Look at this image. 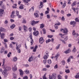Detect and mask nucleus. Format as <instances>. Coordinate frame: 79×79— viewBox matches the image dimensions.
Instances as JSON below:
<instances>
[{"label":"nucleus","mask_w":79,"mask_h":79,"mask_svg":"<svg viewBox=\"0 0 79 79\" xmlns=\"http://www.w3.org/2000/svg\"><path fill=\"white\" fill-rule=\"evenodd\" d=\"M15 16V15H14V14H11L10 15V17L12 18H14Z\"/></svg>","instance_id":"obj_42"},{"label":"nucleus","mask_w":79,"mask_h":79,"mask_svg":"<svg viewBox=\"0 0 79 79\" xmlns=\"http://www.w3.org/2000/svg\"><path fill=\"white\" fill-rule=\"evenodd\" d=\"M49 10H47L45 12V15H47V14H48L49 13Z\"/></svg>","instance_id":"obj_54"},{"label":"nucleus","mask_w":79,"mask_h":79,"mask_svg":"<svg viewBox=\"0 0 79 79\" xmlns=\"http://www.w3.org/2000/svg\"><path fill=\"white\" fill-rule=\"evenodd\" d=\"M3 63H2V66H3L4 65V64H5V60L6 59H3Z\"/></svg>","instance_id":"obj_29"},{"label":"nucleus","mask_w":79,"mask_h":79,"mask_svg":"<svg viewBox=\"0 0 79 79\" xmlns=\"http://www.w3.org/2000/svg\"><path fill=\"white\" fill-rule=\"evenodd\" d=\"M60 31L63 32L64 34H65V35L68 34V29L66 28H65L64 29H62L61 30L60 29Z\"/></svg>","instance_id":"obj_1"},{"label":"nucleus","mask_w":79,"mask_h":79,"mask_svg":"<svg viewBox=\"0 0 79 79\" xmlns=\"http://www.w3.org/2000/svg\"><path fill=\"white\" fill-rule=\"evenodd\" d=\"M39 23V21H35L33 20L31 22V25L32 26H34V24H37Z\"/></svg>","instance_id":"obj_6"},{"label":"nucleus","mask_w":79,"mask_h":79,"mask_svg":"<svg viewBox=\"0 0 79 79\" xmlns=\"http://www.w3.org/2000/svg\"><path fill=\"white\" fill-rule=\"evenodd\" d=\"M45 76V74H44V75L43 76V79H47V77H46V76Z\"/></svg>","instance_id":"obj_45"},{"label":"nucleus","mask_w":79,"mask_h":79,"mask_svg":"<svg viewBox=\"0 0 79 79\" xmlns=\"http://www.w3.org/2000/svg\"><path fill=\"white\" fill-rule=\"evenodd\" d=\"M10 48H12L13 47V44H10Z\"/></svg>","instance_id":"obj_56"},{"label":"nucleus","mask_w":79,"mask_h":79,"mask_svg":"<svg viewBox=\"0 0 79 79\" xmlns=\"http://www.w3.org/2000/svg\"><path fill=\"white\" fill-rule=\"evenodd\" d=\"M76 34L75 33V31L73 30V35H76Z\"/></svg>","instance_id":"obj_62"},{"label":"nucleus","mask_w":79,"mask_h":79,"mask_svg":"<svg viewBox=\"0 0 79 79\" xmlns=\"http://www.w3.org/2000/svg\"><path fill=\"white\" fill-rule=\"evenodd\" d=\"M25 72L26 73V74H29V71L28 70H26Z\"/></svg>","instance_id":"obj_64"},{"label":"nucleus","mask_w":79,"mask_h":79,"mask_svg":"<svg viewBox=\"0 0 79 79\" xmlns=\"http://www.w3.org/2000/svg\"><path fill=\"white\" fill-rule=\"evenodd\" d=\"M2 74H4V75L5 77H7V76H8V73H7V70H4Z\"/></svg>","instance_id":"obj_4"},{"label":"nucleus","mask_w":79,"mask_h":79,"mask_svg":"<svg viewBox=\"0 0 79 79\" xmlns=\"http://www.w3.org/2000/svg\"><path fill=\"white\" fill-rule=\"evenodd\" d=\"M75 22H78H78H79V19H78V18H76L75 19Z\"/></svg>","instance_id":"obj_40"},{"label":"nucleus","mask_w":79,"mask_h":79,"mask_svg":"<svg viewBox=\"0 0 79 79\" xmlns=\"http://www.w3.org/2000/svg\"><path fill=\"white\" fill-rule=\"evenodd\" d=\"M70 52L71 50H70V49H68L65 51H64V53H66V54H68V53H70Z\"/></svg>","instance_id":"obj_13"},{"label":"nucleus","mask_w":79,"mask_h":79,"mask_svg":"<svg viewBox=\"0 0 79 79\" xmlns=\"http://www.w3.org/2000/svg\"><path fill=\"white\" fill-rule=\"evenodd\" d=\"M43 63L44 64H46V63H47V60H43Z\"/></svg>","instance_id":"obj_59"},{"label":"nucleus","mask_w":79,"mask_h":79,"mask_svg":"<svg viewBox=\"0 0 79 79\" xmlns=\"http://www.w3.org/2000/svg\"><path fill=\"white\" fill-rule=\"evenodd\" d=\"M29 37L30 38V39L31 40V45H33V43H34V40H33V39H32V34H30Z\"/></svg>","instance_id":"obj_3"},{"label":"nucleus","mask_w":79,"mask_h":79,"mask_svg":"<svg viewBox=\"0 0 79 79\" xmlns=\"http://www.w3.org/2000/svg\"><path fill=\"white\" fill-rule=\"evenodd\" d=\"M55 25H58V26H60V25H61V23H60V22H59L58 23H56Z\"/></svg>","instance_id":"obj_60"},{"label":"nucleus","mask_w":79,"mask_h":79,"mask_svg":"<svg viewBox=\"0 0 79 79\" xmlns=\"http://www.w3.org/2000/svg\"><path fill=\"white\" fill-rule=\"evenodd\" d=\"M47 17L48 19H50V16L49 15H47Z\"/></svg>","instance_id":"obj_53"},{"label":"nucleus","mask_w":79,"mask_h":79,"mask_svg":"<svg viewBox=\"0 0 79 79\" xmlns=\"http://www.w3.org/2000/svg\"><path fill=\"white\" fill-rule=\"evenodd\" d=\"M16 46L17 47L16 48V49L18 50V49H19V48L21 47V44H19V45L18 46L17 44H16Z\"/></svg>","instance_id":"obj_18"},{"label":"nucleus","mask_w":79,"mask_h":79,"mask_svg":"<svg viewBox=\"0 0 79 79\" xmlns=\"http://www.w3.org/2000/svg\"><path fill=\"white\" fill-rule=\"evenodd\" d=\"M0 31L2 32H6V30L5 29L3 28L2 27H0Z\"/></svg>","instance_id":"obj_9"},{"label":"nucleus","mask_w":79,"mask_h":79,"mask_svg":"<svg viewBox=\"0 0 79 79\" xmlns=\"http://www.w3.org/2000/svg\"><path fill=\"white\" fill-rule=\"evenodd\" d=\"M76 52V47L74 46L73 49V52Z\"/></svg>","instance_id":"obj_31"},{"label":"nucleus","mask_w":79,"mask_h":79,"mask_svg":"<svg viewBox=\"0 0 79 79\" xmlns=\"http://www.w3.org/2000/svg\"><path fill=\"white\" fill-rule=\"evenodd\" d=\"M48 63L49 64H50L51 63H52V60L50 59L48 60Z\"/></svg>","instance_id":"obj_32"},{"label":"nucleus","mask_w":79,"mask_h":79,"mask_svg":"<svg viewBox=\"0 0 79 79\" xmlns=\"http://www.w3.org/2000/svg\"><path fill=\"white\" fill-rule=\"evenodd\" d=\"M62 63L63 65H64V64H65V61H64V60H62Z\"/></svg>","instance_id":"obj_43"},{"label":"nucleus","mask_w":79,"mask_h":79,"mask_svg":"<svg viewBox=\"0 0 79 79\" xmlns=\"http://www.w3.org/2000/svg\"><path fill=\"white\" fill-rule=\"evenodd\" d=\"M13 76L15 79L16 78V74L15 73H13Z\"/></svg>","instance_id":"obj_37"},{"label":"nucleus","mask_w":79,"mask_h":79,"mask_svg":"<svg viewBox=\"0 0 79 79\" xmlns=\"http://www.w3.org/2000/svg\"><path fill=\"white\" fill-rule=\"evenodd\" d=\"M75 77L76 79H79V73H77Z\"/></svg>","instance_id":"obj_22"},{"label":"nucleus","mask_w":79,"mask_h":79,"mask_svg":"<svg viewBox=\"0 0 79 79\" xmlns=\"http://www.w3.org/2000/svg\"><path fill=\"white\" fill-rule=\"evenodd\" d=\"M51 41V40L50 39H48V40H46V44H48V42H50Z\"/></svg>","instance_id":"obj_35"},{"label":"nucleus","mask_w":79,"mask_h":79,"mask_svg":"<svg viewBox=\"0 0 79 79\" xmlns=\"http://www.w3.org/2000/svg\"><path fill=\"white\" fill-rule=\"evenodd\" d=\"M6 71H10V70H11V67H6Z\"/></svg>","instance_id":"obj_24"},{"label":"nucleus","mask_w":79,"mask_h":79,"mask_svg":"<svg viewBox=\"0 0 79 79\" xmlns=\"http://www.w3.org/2000/svg\"><path fill=\"white\" fill-rule=\"evenodd\" d=\"M42 31L43 32V34H46V30H45V28H43L42 29Z\"/></svg>","instance_id":"obj_33"},{"label":"nucleus","mask_w":79,"mask_h":79,"mask_svg":"<svg viewBox=\"0 0 79 79\" xmlns=\"http://www.w3.org/2000/svg\"><path fill=\"white\" fill-rule=\"evenodd\" d=\"M58 65L57 64H56L54 67V68L55 69H57L58 68Z\"/></svg>","instance_id":"obj_49"},{"label":"nucleus","mask_w":79,"mask_h":79,"mask_svg":"<svg viewBox=\"0 0 79 79\" xmlns=\"http://www.w3.org/2000/svg\"><path fill=\"white\" fill-rule=\"evenodd\" d=\"M58 79H62V77L60 75H59L58 76Z\"/></svg>","instance_id":"obj_38"},{"label":"nucleus","mask_w":79,"mask_h":79,"mask_svg":"<svg viewBox=\"0 0 79 79\" xmlns=\"http://www.w3.org/2000/svg\"><path fill=\"white\" fill-rule=\"evenodd\" d=\"M43 6V2H40V5L39 6V8H42V7Z\"/></svg>","instance_id":"obj_20"},{"label":"nucleus","mask_w":79,"mask_h":79,"mask_svg":"<svg viewBox=\"0 0 79 79\" xmlns=\"http://www.w3.org/2000/svg\"><path fill=\"white\" fill-rule=\"evenodd\" d=\"M16 14L17 16H18V18H21V16L19 15V11L16 10Z\"/></svg>","instance_id":"obj_10"},{"label":"nucleus","mask_w":79,"mask_h":79,"mask_svg":"<svg viewBox=\"0 0 79 79\" xmlns=\"http://www.w3.org/2000/svg\"><path fill=\"white\" fill-rule=\"evenodd\" d=\"M48 51H47L46 52V54L43 57V58L44 59L47 60L48 58Z\"/></svg>","instance_id":"obj_2"},{"label":"nucleus","mask_w":79,"mask_h":79,"mask_svg":"<svg viewBox=\"0 0 79 79\" xmlns=\"http://www.w3.org/2000/svg\"><path fill=\"white\" fill-rule=\"evenodd\" d=\"M4 24H8V22L7 20H6L4 22Z\"/></svg>","instance_id":"obj_50"},{"label":"nucleus","mask_w":79,"mask_h":79,"mask_svg":"<svg viewBox=\"0 0 79 79\" xmlns=\"http://www.w3.org/2000/svg\"><path fill=\"white\" fill-rule=\"evenodd\" d=\"M19 9H21V10H23L24 9V7H23V6H21L19 7Z\"/></svg>","instance_id":"obj_46"},{"label":"nucleus","mask_w":79,"mask_h":79,"mask_svg":"<svg viewBox=\"0 0 79 79\" xmlns=\"http://www.w3.org/2000/svg\"><path fill=\"white\" fill-rule=\"evenodd\" d=\"M44 27H45V26H44V24L42 23L40 24V28L41 29H43V28Z\"/></svg>","instance_id":"obj_23"},{"label":"nucleus","mask_w":79,"mask_h":79,"mask_svg":"<svg viewBox=\"0 0 79 79\" xmlns=\"http://www.w3.org/2000/svg\"><path fill=\"white\" fill-rule=\"evenodd\" d=\"M34 15L35 16L36 18H38V17H39V14L37 13H34Z\"/></svg>","instance_id":"obj_30"},{"label":"nucleus","mask_w":79,"mask_h":79,"mask_svg":"<svg viewBox=\"0 0 79 79\" xmlns=\"http://www.w3.org/2000/svg\"><path fill=\"white\" fill-rule=\"evenodd\" d=\"M13 61H17V57H15L14 58Z\"/></svg>","instance_id":"obj_41"},{"label":"nucleus","mask_w":79,"mask_h":79,"mask_svg":"<svg viewBox=\"0 0 79 79\" xmlns=\"http://www.w3.org/2000/svg\"><path fill=\"white\" fill-rule=\"evenodd\" d=\"M24 3H27L29 2H30V0H24Z\"/></svg>","instance_id":"obj_51"},{"label":"nucleus","mask_w":79,"mask_h":79,"mask_svg":"<svg viewBox=\"0 0 79 79\" xmlns=\"http://www.w3.org/2000/svg\"><path fill=\"white\" fill-rule=\"evenodd\" d=\"M37 48H38V46H35V48L34 49L33 51V52H36V50H37Z\"/></svg>","instance_id":"obj_19"},{"label":"nucleus","mask_w":79,"mask_h":79,"mask_svg":"<svg viewBox=\"0 0 79 79\" xmlns=\"http://www.w3.org/2000/svg\"><path fill=\"white\" fill-rule=\"evenodd\" d=\"M64 3L63 6H62V8H64V7H65V6H66V1H64Z\"/></svg>","instance_id":"obj_26"},{"label":"nucleus","mask_w":79,"mask_h":79,"mask_svg":"<svg viewBox=\"0 0 79 79\" xmlns=\"http://www.w3.org/2000/svg\"><path fill=\"white\" fill-rule=\"evenodd\" d=\"M14 39H15V38L13 37H10V39L11 40H13Z\"/></svg>","instance_id":"obj_61"},{"label":"nucleus","mask_w":79,"mask_h":79,"mask_svg":"<svg viewBox=\"0 0 79 79\" xmlns=\"http://www.w3.org/2000/svg\"><path fill=\"white\" fill-rule=\"evenodd\" d=\"M70 25H73V26H75L76 24V21H71L70 23Z\"/></svg>","instance_id":"obj_7"},{"label":"nucleus","mask_w":79,"mask_h":79,"mask_svg":"<svg viewBox=\"0 0 79 79\" xmlns=\"http://www.w3.org/2000/svg\"><path fill=\"white\" fill-rule=\"evenodd\" d=\"M60 56V54L58 53L54 57V58H56V60H58V58Z\"/></svg>","instance_id":"obj_14"},{"label":"nucleus","mask_w":79,"mask_h":79,"mask_svg":"<svg viewBox=\"0 0 79 79\" xmlns=\"http://www.w3.org/2000/svg\"><path fill=\"white\" fill-rule=\"evenodd\" d=\"M48 37L49 38H52V37H53V36H52V35H48Z\"/></svg>","instance_id":"obj_58"},{"label":"nucleus","mask_w":79,"mask_h":79,"mask_svg":"<svg viewBox=\"0 0 79 79\" xmlns=\"http://www.w3.org/2000/svg\"><path fill=\"white\" fill-rule=\"evenodd\" d=\"M54 27L56 29H58V26H57V25H55V24Z\"/></svg>","instance_id":"obj_44"},{"label":"nucleus","mask_w":79,"mask_h":79,"mask_svg":"<svg viewBox=\"0 0 79 79\" xmlns=\"http://www.w3.org/2000/svg\"><path fill=\"white\" fill-rule=\"evenodd\" d=\"M34 6H33L29 10V12H31V11H34Z\"/></svg>","instance_id":"obj_21"},{"label":"nucleus","mask_w":79,"mask_h":79,"mask_svg":"<svg viewBox=\"0 0 79 79\" xmlns=\"http://www.w3.org/2000/svg\"><path fill=\"white\" fill-rule=\"evenodd\" d=\"M72 9L74 11H75V13H76V8L74 7H72Z\"/></svg>","instance_id":"obj_52"},{"label":"nucleus","mask_w":79,"mask_h":79,"mask_svg":"<svg viewBox=\"0 0 79 79\" xmlns=\"http://www.w3.org/2000/svg\"><path fill=\"white\" fill-rule=\"evenodd\" d=\"M60 44H58L56 47V50H58L60 48Z\"/></svg>","instance_id":"obj_27"},{"label":"nucleus","mask_w":79,"mask_h":79,"mask_svg":"<svg viewBox=\"0 0 79 79\" xmlns=\"http://www.w3.org/2000/svg\"><path fill=\"white\" fill-rule=\"evenodd\" d=\"M12 69L13 71H17V67H16V66L15 65L13 67Z\"/></svg>","instance_id":"obj_11"},{"label":"nucleus","mask_w":79,"mask_h":79,"mask_svg":"<svg viewBox=\"0 0 79 79\" xmlns=\"http://www.w3.org/2000/svg\"><path fill=\"white\" fill-rule=\"evenodd\" d=\"M23 27L24 28L23 29L24 31L25 32H26V31H27V27H26L25 25H23Z\"/></svg>","instance_id":"obj_15"},{"label":"nucleus","mask_w":79,"mask_h":79,"mask_svg":"<svg viewBox=\"0 0 79 79\" xmlns=\"http://www.w3.org/2000/svg\"><path fill=\"white\" fill-rule=\"evenodd\" d=\"M54 74H52L51 76H50L49 75V79H56V77L53 75Z\"/></svg>","instance_id":"obj_8"},{"label":"nucleus","mask_w":79,"mask_h":79,"mask_svg":"<svg viewBox=\"0 0 79 79\" xmlns=\"http://www.w3.org/2000/svg\"><path fill=\"white\" fill-rule=\"evenodd\" d=\"M21 29H22V28H21V27H19V31H21Z\"/></svg>","instance_id":"obj_57"},{"label":"nucleus","mask_w":79,"mask_h":79,"mask_svg":"<svg viewBox=\"0 0 79 79\" xmlns=\"http://www.w3.org/2000/svg\"><path fill=\"white\" fill-rule=\"evenodd\" d=\"M4 51H5V50H4V48H2L0 51L1 53H3V52Z\"/></svg>","instance_id":"obj_34"},{"label":"nucleus","mask_w":79,"mask_h":79,"mask_svg":"<svg viewBox=\"0 0 79 79\" xmlns=\"http://www.w3.org/2000/svg\"><path fill=\"white\" fill-rule=\"evenodd\" d=\"M44 41H45V40L44 39V38H43V37H42L40 38L39 42L40 44H42L44 42Z\"/></svg>","instance_id":"obj_5"},{"label":"nucleus","mask_w":79,"mask_h":79,"mask_svg":"<svg viewBox=\"0 0 79 79\" xmlns=\"http://www.w3.org/2000/svg\"><path fill=\"white\" fill-rule=\"evenodd\" d=\"M22 23H24V24H26V20L25 19H23L22 21Z\"/></svg>","instance_id":"obj_48"},{"label":"nucleus","mask_w":79,"mask_h":79,"mask_svg":"<svg viewBox=\"0 0 79 79\" xmlns=\"http://www.w3.org/2000/svg\"><path fill=\"white\" fill-rule=\"evenodd\" d=\"M10 55H11V52H10L8 54L7 56H8V58H10Z\"/></svg>","instance_id":"obj_47"},{"label":"nucleus","mask_w":79,"mask_h":79,"mask_svg":"<svg viewBox=\"0 0 79 79\" xmlns=\"http://www.w3.org/2000/svg\"><path fill=\"white\" fill-rule=\"evenodd\" d=\"M19 71L20 72V75L21 76H23V75L24 74V72H23V70H22L21 69H19Z\"/></svg>","instance_id":"obj_12"},{"label":"nucleus","mask_w":79,"mask_h":79,"mask_svg":"<svg viewBox=\"0 0 79 79\" xmlns=\"http://www.w3.org/2000/svg\"><path fill=\"white\" fill-rule=\"evenodd\" d=\"M23 79H28V77L27 76H25L23 78Z\"/></svg>","instance_id":"obj_55"},{"label":"nucleus","mask_w":79,"mask_h":79,"mask_svg":"<svg viewBox=\"0 0 79 79\" xmlns=\"http://www.w3.org/2000/svg\"><path fill=\"white\" fill-rule=\"evenodd\" d=\"M33 34L35 36H37V35H39V32L37 31L36 32H34L33 33Z\"/></svg>","instance_id":"obj_17"},{"label":"nucleus","mask_w":79,"mask_h":79,"mask_svg":"<svg viewBox=\"0 0 79 79\" xmlns=\"http://www.w3.org/2000/svg\"><path fill=\"white\" fill-rule=\"evenodd\" d=\"M15 26H16V25H15L13 24L12 25V26H10V28H11V29H13V28H14V27H15Z\"/></svg>","instance_id":"obj_36"},{"label":"nucleus","mask_w":79,"mask_h":79,"mask_svg":"<svg viewBox=\"0 0 79 79\" xmlns=\"http://www.w3.org/2000/svg\"><path fill=\"white\" fill-rule=\"evenodd\" d=\"M4 11V10L3 9H0V13H3Z\"/></svg>","instance_id":"obj_63"},{"label":"nucleus","mask_w":79,"mask_h":79,"mask_svg":"<svg viewBox=\"0 0 79 79\" xmlns=\"http://www.w3.org/2000/svg\"><path fill=\"white\" fill-rule=\"evenodd\" d=\"M77 4L76 2H74L71 5L72 6H74L75 5H76Z\"/></svg>","instance_id":"obj_28"},{"label":"nucleus","mask_w":79,"mask_h":79,"mask_svg":"<svg viewBox=\"0 0 79 79\" xmlns=\"http://www.w3.org/2000/svg\"><path fill=\"white\" fill-rule=\"evenodd\" d=\"M65 72L66 73H70V71H69V69H68L67 70H65Z\"/></svg>","instance_id":"obj_39"},{"label":"nucleus","mask_w":79,"mask_h":79,"mask_svg":"<svg viewBox=\"0 0 79 79\" xmlns=\"http://www.w3.org/2000/svg\"><path fill=\"white\" fill-rule=\"evenodd\" d=\"M5 35V34L4 33H2V34H1V39H4V35Z\"/></svg>","instance_id":"obj_25"},{"label":"nucleus","mask_w":79,"mask_h":79,"mask_svg":"<svg viewBox=\"0 0 79 79\" xmlns=\"http://www.w3.org/2000/svg\"><path fill=\"white\" fill-rule=\"evenodd\" d=\"M33 60H34V58H32V56H31V57H30L28 61L29 62H31L32 61H33Z\"/></svg>","instance_id":"obj_16"}]
</instances>
